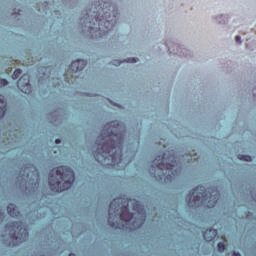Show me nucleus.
<instances>
[{
	"label": "nucleus",
	"instance_id": "1",
	"mask_svg": "<svg viewBox=\"0 0 256 256\" xmlns=\"http://www.w3.org/2000/svg\"><path fill=\"white\" fill-rule=\"evenodd\" d=\"M119 10L113 2L94 1L80 17V27L83 37L93 41L105 39L117 25Z\"/></svg>",
	"mask_w": 256,
	"mask_h": 256
},
{
	"label": "nucleus",
	"instance_id": "15",
	"mask_svg": "<svg viewBox=\"0 0 256 256\" xmlns=\"http://www.w3.org/2000/svg\"><path fill=\"white\" fill-rule=\"evenodd\" d=\"M215 237H217V230L214 228H209L203 233V239L207 243H211Z\"/></svg>",
	"mask_w": 256,
	"mask_h": 256
},
{
	"label": "nucleus",
	"instance_id": "22",
	"mask_svg": "<svg viewBox=\"0 0 256 256\" xmlns=\"http://www.w3.org/2000/svg\"><path fill=\"white\" fill-rule=\"evenodd\" d=\"M23 73V70H21V68H17L15 69V71L12 74V79L14 81H17V79H19V77H21V74Z\"/></svg>",
	"mask_w": 256,
	"mask_h": 256
},
{
	"label": "nucleus",
	"instance_id": "25",
	"mask_svg": "<svg viewBox=\"0 0 256 256\" xmlns=\"http://www.w3.org/2000/svg\"><path fill=\"white\" fill-rule=\"evenodd\" d=\"M235 41L238 45H242L243 44V40L241 38V35H236L235 36Z\"/></svg>",
	"mask_w": 256,
	"mask_h": 256
},
{
	"label": "nucleus",
	"instance_id": "29",
	"mask_svg": "<svg viewBox=\"0 0 256 256\" xmlns=\"http://www.w3.org/2000/svg\"><path fill=\"white\" fill-rule=\"evenodd\" d=\"M0 223H3V214L0 212Z\"/></svg>",
	"mask_w": 256,
	"mask_h": 256
},
{
	"label": "nucleus",
	"instance_id": "32",
	"mask_svg": "<svg viewBox=\"0 0 256 256\" xmlns=\"http://www.w3.org/2000/svg\"><path fill=\"white\" fill-rule=\"evenodd\" d=\"M173 45H174V44H171V45L167 44V46H168V49H169V47H173Z\"/></svg>",
	"mask_w": 256,
	"mask_h": 256
},
{
	"label": "nucleus",
	"instance_id": "26",
	"mask_svg": "<svg viewBox=\"0 0 256 256\" xmlns=\"http://www.w3.org/2000/svg\"><path fill=\"white\" fill-rule=\"evenodd\" d=\"M232 256H242V255H241V252L233 250Z\"/></svg>",
	"mask_w": 256,
	"mask_h": 256
},
{
	"label": "nucleus",
	"instance_id": "27",
	"mask_svg": "<svg viewBox=\"0 0 256 256\" xmlns=\"http://www.w3.org/2000/svg\"><path fill=\"white\" fill-rule=\"evenodd\" d=\"M54 143H55L56 145H61V143H62L61 138H56L55 141H54Z\"/></svg>",
	"mask_w": 256,
	"mask_h": 256
},
{
	"label": "nucleus",
	"instance_id": "28",
	"mask_svg": "<svg viewBox=\"0 0 256 256\" xmlns=\"http://www.w3.org/2000/svg\"><path fill=\"white\" fill-rule=\"evenodd\" d=\"M252 95H253V97L256 98V87H254V88L252 89Z\"/></svg>",
	"mask_w": 256,
	"mask_h": 256
},
{
	"label": "nucleus",
	"instance_id": "19",
	"mask_svg": "<svg viewBox=\"0 0 256 256\" xmlns=\"http://www.w3.org/2000/svg\"><path fill=\"white\" fill-rule=\"evenodd\" d=\"M53 5H57V3H62L64 7H75V3L77 0H52Z\"/></svg>",
	"mask_w": 256,
	"mask_h": 256
},
{
	"label": "nucleus",
	"instance_id": "13",
	"mask_svg": "<svg viewBox=\"0 0 256 256\" xmlns=\"http://www.w3.org/2000/svg\"><path fill=\"white\" fill-rule=\"evenodd\" d=\"M85 67H87V62L84 59L75 60L70 65L72 73H79L80 71H83Z\"/></svg>",
	"mask_w": 256,
	"mask_h": 256
},
{
	"label": "nucleus",
	"instance_id": "21",
	"mask_svg": "<svg viewBox=\"0 0 256 256\" xmlns=\"http://www.w3.org/2000/svg\"><path fill=\"white\" fill-rule=\"evenodd\" d=\"M238 159L239 161H246L247 163H251L253 161V157L247 154H239Z\"/></svg>",
	"mask_w": 256,
	"mask_h": 256
},
{
	"label": "nucleus",
	"instance_id": "30",
	"mask_svg": "<svg viewBox=\"0 0 256 256\" xmlns=\"http://www.w3.org/2000/svg\"><path fill=\"white\" fill-rule=\"evenodd\" d=\"M130 153L132 154L131 157H135V150H131Z\"/></svg>",
	"mask_w": 256,
	"mask_h": 256
},
{
	"label": "nucleus",
	"instance_id": "6",
	"mask_svg": "<svg viewBox=\"0 0 256 256\" xmlns=\"http://www.w3.org/2000/svg\"><path fill=\"white\" fill-rule=\"evenodd\" d=\"M75 183V171L67 165L53 168L48 173V185L54 193L69 191Z\"/></svg>",
	"mask_w": 256,
	"mask_h": 256
},
{
	"label": "nucleus",
	"instance_id": "2",
	"mask_svg": "<svg viewBox=\"0 0 256 256\" xmlns=\"http://www.w3.org/2000/svg\"><path fill=\"white\" fill-rule=\"evenodd\" d=\"M97 149L93 156L102 167H115L123 161L125 129L117 120L107 122L96 139Z\"/></svg>",
	"mask_w": 256,
	"mask_h": 256
},
{
	"label": "nucleus",
	"instance_id": "9",
	"mask_svg": "<svg viewBox=\"0 0 256 256\" xmlns=\"http://www.w3.org/2000/svg\"><path fill=\"white\" fill-rule=\"evenodd\" d=\"M168 51L170 55H177L178 57H185L186 59L193 57L191 50L178 43L174 44L173 46H169Z\"/></svg>",
	"mask_w": 256,
	"mask_h": 256
},
{
	"label": "nucleus",
	"instance_id": "20",
	"mask_svg": "<svg viewBox=\"0 0 256 256\" xmlns=\"http://www.w3.org/2000/svg\"><path fill=\"white\" fill-rule=\"evenodd\" d=\"M21 11L22 10H17L15 8L14 12L12 13V17H14V19H17L16 25H21Z\"/></svg>",
	"mask_w": 256,
	"mask_h": 256
},
{
	"label": "nucleus",
	"instance_id": "7",
	"mask_svg": "<svg viewBox=\"0 0 256 256\" xmlns=\"http://www.w3.org/2000/svg\"><path fill=\"white\" fill-rule=\"evenodd\" d=\"M39 170L33 164L24 165L19 172L16 185L20 191H25L29 197L35 195L39 189Z\"/></svg>",
	"mask_w": 256,
	"mask_h": 256
},
{
	"label": "nucleus",
	"instance_id": "8",
	"mask_svg": "<svg viewBox=\"0 0 256 256\" xmlns=\"http://www.w3.org/2000/svg\"><path fill=\"white\" fill-rule=\"evenodd\" d=\"M5 229L9 231V237L3 240L5 247H17L29 239V229L21 221L6 224Z\"/></svg>",
	"mask_w": 256,
	"mask_h": 256
},
{
	"label": "nucleus",
	"instance_id": "24",
	"mask_svg": "<svg viewBox=\"0 0 256 256\" xmlns=\"http://www.w3.org/2000/svg\"><path fill=\"white\" fill-rule=\"evenodd\" d=\"M0 85H1V87H7V85H9V81H7V79H5V78H1Z\"/></svg>",
	"mask_w": 256,
	"mask_h": 256
},
{
	"label": "nucleus",
	"instance_id": "3",
	"mask_svg": "<svg viewBox=\"0 0 256 256\" xmlns=\"http://www.w3.org/2000/svg\"><path fill=\"white\" fill-rule=\"evenodd\" d=\"M133 211L129 209V199L115 198L110 202L108 209V225L112 229H120L122 231H137L145 225L147 212L145 206L139 201L133 203Z\"/></svg>",
	"mask_w": 256,
	"mask_h": 256
},
{
	"label": "nucleus",
	"instance_id": "12",
	"mask_svg": "<svg viewBox=\"0 0 256 256\" xmlns=\"http://www.w3.org/2000/svg\"><path fill=\"white\" fill-rule=\"evenodd\" d=\"M47 119L49 123H51L55 127H59V125L63 123V119H65V116L61 115L59 110H56L54 112L49 113Z\"/></svg>",
	"mask_w": 256,
	"mask_h": 256
},
{
	"label": "nucleus",
	"instance_id": "17",
	"mask_svg": "<svg viewBox=\"0 0 256 256\" xmlns=\"http://www.w3.org/2000/svg\"><path fill=\"white\" fill-rule=\"evenodd\" d=\"M121 63H139V59L137 57H130L127 59L121 60H113L112 65H115L116 67H119Z\"/></svg>",
	"mask_w": 256,
	"mask_h": 256
},
{
	"label": "nucleus",
	"instance_id": "14",
	"mask_svg": "<svg viewBox=\"0 0 256 256\" xmlns=\"http://www.w3.org/2000/svg\"><path fill=\"white\" fill-rule=\"evenodd\" d=\"M229 19H231L229 14H217L212 16V20L216 25H227V23H229Z\"/></svg>",
	"mask_w": 256,
	"mask_h": 256
},
{
	"label": "nucleus",
	"instance_id": "31",
	"mask_svg": "<svg viewBox=\"0 0 256 256\" xmlns=\"http://www.w3.org/2000/svg\"><path fill=\"white\" fill-rule=\"evenodd\" d=\"M115 107H121V104L114 103Z\"/></svg>",
	"mask_w": 256,
	"mask_h": 256
},
{
	"label": "nucleus",
	"instance_id": "4",
	"mask_svg": "<svg viewBox=\"0 0 256 256\" xmlns=\"http://www.w3.org/2000/svg\"><path fill=\"white\" fill-rule=\"evenodd\" d=\"M178 173L177 156L173 151H166L162 156H156L149 168L150 176L158 183H171Z\"/></svg>",
	"mask_w": 256,
	"mask_h": 256
},
{
	"label": "nucleus",
	"instance_id": "10",
	"mask_svg": "<svg viewBox=\"0 0 256 256\" xmlns=\"http://www.w3.org/2000/svg\"><path fill=\"white\" fill-rule=\"evenodd\" d=\"M38 11L41 13L42 17H45V15H49V13H51L52 19H61V11L54 10L51 12V7H49L48 1H44L41 6H38Z\"/></svg>",
	"mask_w": 256,
	"mask_h": 256
},
{
	"label": "nucleus",
	"instance_id": "16",
	"mask_svg": "<svg viewBox=\"0 0 256 256\" xmlns=\"http://www.w3.org/2000/svg\"><path fill=\"white\" fill-rule=\"evenodd\" d=\"M7 213L10 217H19V209L14 203H9L7 206Z\"/></svg>",
	"mask_w": 256,
	"mask_h": 256
},
{
	"label": "nucleus",
	"instance_id": "23",
	"mask_svg": "<svg viewBox=\"0 0 256 256\" xmlns=\"http://www.w3.org/2000/svg\"><path fill=\"white\" fill-rule=\"evenodd\" d=\"M226 249H227V245H225L224 242H218V244H217L218 253H225Z\"/></svg>",
	"mask_w": 256,
	"mask_h": 256
},
{
	"label": "nucleus",
	"instance_id": "11",
	"mask_svg": "<svg viewBox=\"0 0 256 256\" xmlns=\"http://www.w3.org/2000/svg\"><path fill=\"white\" fill-rule=\"evenodd\" d=\"M17 87L20 89V91H22V93H25L26 95L31 93V80H29L28 74H24L19 78Z\"/></svg>",
	"mask_w": 256,
	"mask_h": 256
},
{
	"label": "nucleus",
	"instance_id": "18",
	"mask_svg": "<svg viewBox=\"0 0 256 256\" xmlns=\"http://www.w3.org/2000/svg\"><path fill=\"white\" fill-rule=\"evenodd\" d=\"M7 111V102L5 101V97L0 94V119L5 117V113Z\"/></svg>",
	"mask_w": 256,
	"mask_h": 256
},
{
	"label": "nucleus",
	"instance_id": "5",
	"mask_svg": "<svg viewBox=\"0 0 256 256\" xmlns=\"http://www.w3.org/2000/svg\"><path fill=\"white\" fill-rule=\"evenodd\" d=\"M220 198L221 193L216 187L206 188L203 185H199L189 191L185 201L190 209H199V207L213 209Z\"/></svg>",
	"mask_w": 256,
	"mask_h": 256
}]
</instances>
